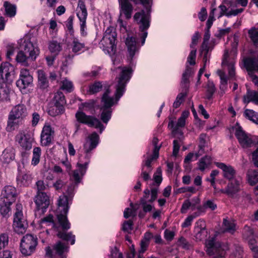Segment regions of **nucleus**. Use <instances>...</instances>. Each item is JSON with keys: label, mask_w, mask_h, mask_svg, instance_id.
<instances>
[{"label": "nucleus", "mask_w": 258, "mask_h": 258, "mask_svg": "<svg viewBox=\"0 0 258 258\" xmlns=\"http://www.w3.org/2000/svg\"><path fill=\"white\" fill-rule=\"evenodd\" d=\"M15 78V69L10 63H2L0 66L1 84L11 85Z\"/></svg>", "instance_id": "obj_10"}, {"label": "nucleus", "mask_w": 258, "mask_h": 258, "mask_svg": "<svg viewBox=\"0 0 258 258\" xmlns=\"http://www.w3.org/2000/svg\"><path fill=\"white\" fill-rule=\"evenodd\" d=\"M16 141L18 143L22 151V156L26 155V152L29 151L32 147L33 139L29 135L26 134L24 131H21L16 136Z\"/></svg>", "instance_id": "obj_12"}, {"label": "nucleus", "mask_w": 258, "mask_h": 258, "mask_svg": "<svg viewBox=\"0 0 258 258\" xmlns=\"http://www.w3.org/2000/svg\"><path fill=\"white\" fill-rule=\"evenodd\" d=\"M37 189V194L44 192L43 191L49 188L48 183H45L43 180H38L35 184Z\"/></svg>", "instance_id": "obj_49"}, {"label": "nucleus", "mask_w": 258, "mask_h": 258, "mask_svg": "<svg viewBox=\"0 0 258 258\" xmlns=\"http://www.w3.org/2000/svg\"><path fill=\"white\" fill-rule=\"evenodd\" d=\"M53 249L56 254L61 256L64 252L68 251V246L65 243L58 241L54 245Z\"/></svg>", "instance_id": "obj_43"}, {"label": "nucleus", "mask_w": 258, "mask_h": 258, "mask_svg": "<svg viewBox=\"0 0 258 258\" xmlns=\"http://www.w3.org/2000/svg\"><path fill=\"white\" fill-rule=\"evenodd\" d=\"M216 88L215 85L212 82H208L207 84V98L210 100L213 96V95L215 93Z\"/></svg>", "instance_id": "obj_56"}, {"label": "nucleus", "mask_w": 258, "mask_h": 258, "mask_svg": "<svg viewBox=\"0 0 258 258\" xmlns=\"http://www.w3.org/2000/svg\"><path fill=\"white\" fill-rule=\"evenodd\" d=\"M244 116L253 122L258 124V113L251 109L244 110Z\"/></svg>", "instance_id": "obj_44"}, {"label": "nucleus", "mask_w": 258, "mask_h": 258, "mask_svg": "<svg viewBox=\"0 0 258 258\" xmlns=\"http://www.w3.org/2000/svg\"><path fill=\"white\" fill-rule=\"evenodd\" d=\"M64 111V108L63 105L54 104L48 108L47 112L50 116L54 117L61 114Z\"/></svg>", "instance_id": "obj_35"}, {"label": "nucleus", "mask_w": 258, "mask_h": 258, "mask_svg": "<svg viewBox=\"0 0 258 258\" xmlns=\"http://www.w3.org/2000/svg\"><path fill=\"white\" fill-rule=\"evenodd\" d=\"M34 200L38 210H45L50 204L49 197L46 192L37 194Z\"/></svg>", "instance_id": "obj_21"}, {"label": "nucleus", "mask_w": 258, "mask_h": 258, "mask_svg": "<svg viewBox=\"0 0 258 258\" xmlns=\"http://www.w3.org/2000/svg\"><path fill=\"white\" fill-rule=\"evenodd\" d=\"M96 102L94 100H89L84 103H82L79 106L78 110L75 114L76 118L78 122L85 124L89 127L99 128L100 134L105 128L104 126L101 121L94 116L87 115L84 111L93 114L95 111Z\"/></svg>", "instance_id": "obj_2"}, {"label": "nucleus", "mask_w": 258, "mask_h": 258, "mask_svg": "<svg viewBox=\"0 0 258 258\" xmlns=\"http://www.w3.org/2000/svg\"><path fill=\"white\" fill-rule=\"evenodd\" d=\"M60 89L68 92H72L73 89L72 82L67 79H64L61 82Z\"/></svg>", "instance_id": "obj_50"}, {"label": "nucleus", "mask_w": 258, "mask_h": 258, "mask_svg": "<svg viewBox=\"0 0 258 258\" xmlns=\"http://www.w3.org/2000/svg\"><path fill=\"white\" fill-rule=\"evenodd\" d=\"M235 135L243 148L251 147L256 144V137L246 133L238 124L235 127Z\"/></svg>", "instance_id": "obj_9"}, {"label": "nucleus", "mask_w": 258, "mask_h": 258, "mask_svg": "<svg viewBox=\"0 0 258 258\" xmlns=\"http://www.w3.org/2000/svg\"><path fill=\"white\" fill-rule=\"evenodd\" d=\"M128 53V56L131 59H132L134 55L138 52L140 49V46L138 44L136 38L133 36H128L125 41Z\"/></svg>", "instance_id": "obj_20"}, {"label": "nucleus", "mask_w": 258, "mask_h": 258, "mask_svg": "<svg viewBox=\"0 0 258 258\" xmlns=\"http://www.w3.org/2000/svg\"><path fill=\"white\" fill-rule=\"evenodd\" d=\"M40 224L42 228L49 227V229H52L56 232V235L59 238L70 241L71 244H74L75 242V236L71 232L66 233L63 230L61 225L58 222H55L53 219V216L49 214L40 220Z\"/></svg>", "instance_id": "obj_4"}, {"label": "nucleus", "mask_w": 258, "mask_h": 258, "mask_svg": "<svg viewBox=\"0 0 258 258\" xmlns=\"http://www.w3.org/2000/svg\"><path fill=\"white\" fill-rule=\"evenodd\" d=\"M12 204H9L0 200V212L1 215L6 218H8L11 215V205Z\"/></svg>", "instance_id": "obj_38"}, {"label": "nucleus", "mask_w": 258, "mask_h": 258, "mask_svg": "<svg viewBox=\"0 0 258 258\" xmlns=\"http://www.w3.org/2000/svg\"><path fill=\"white\" fill-rule=\"evenodd\" d=\"M16 60L18 63H20L21 65L28 67L29 65V61L31 60V58L29 57V55L27 56L26 53L22 50H20L17 54Z\"/></svg>", "instance_id": "obj_36"}, {"label": "nucleus", "mask_w": 258, "mask_h": 258, "mask_svg": "<svg viewBox=\"0 0 258 258\" xmlns=\"http://www.w3.org/2000/svg\"><path fill=\"white\" fill-rule=\"evenodd\" d=\"M80 10L77 13V16L80 21V31L82 35L86 34V19L87 17V11L84 3L79 4Z\"/></svg>", "instance_id": "obj_23"}, {"label": "nucleus", "mask_w": 258, "mask_h": 258, "mask_svg": "<svg viewBox=\"0 0 258 258\" xmlns=\"http://www.w3.org/2000/svg\"><path fill=\"white\" fill-rule=\"evenodd\" d=\"M22 209V204L18 203L16 204V212L14 215L13 227L14 231L19 234L24 233L27 227V223L24 217Z\"/></svg>", "instance_id": "obj_7"}, {"label": "nucleus", "mask_w": 258, "mask_h": 258, "mask_svg": "<svg viewBox=\"0 0 258 258\" xmlns=\"http://www.w3.org/2000/svg\"><path fill=\"white\" fill-rule=\"evenodd\" d=\"M217 207V205L213 201L208 200L204 202L203 207L201 206H198L197 207V209L199 211H203V212H204L205 211L203 210V209H210V210L213 211L215 210Z\"/></svg>", "instance_id": "obj_46"}, {"label": "nucleus", "mask_w": 258, "mask_h": 258, "mask_svg": "<svg viewBox=\"0 0 258 258\" xmlns=\"http://www.w3.org/2000/svg\"><path fill=\"white\" fill-rule=\"evenodd\" d=\"M117 69L120 71V73L119 77L116 78L117 84L115 85V99L113 97L110 96L111 92L108 88L105 90L101 99V110L102 112L100 118L105 123H107L111 118V107L117 103L123 94L126 85L130 80L133 73V70L130 67H119Z\"/></svg>", "instance_id": "obj_1"}, {"label": "nucleus", "mask_w": 258, "mask_h": 258, "mask_svg": "<svg viewBox=\"0 0 258 258\" xmlns=\"http://www.w3.org/2000/svg\"><path fill=\"white\" fill-rule=\"evenodd\" d=\"M193 73L192 69L188 66H186L184 72L182 74V80L181 82L183 88L187 89L189 84V78Z\"/></svg>", "instance_id": "obj_39"}, {"label": "nucleus", "mask_w": 258, "mask_h": 258, "mask_svg": "<svg viewBox=\"0 0 258 258\" xmlns=\"http://www.w3.org/2000/svg\"><path fill=\"white\" fill-rule=\"evenodd\" d=\"M196 50H192L187 57V61L190 65H194L196 63Z\"/></svg>", "instance_id": "obj_63"}, {"label": "nucleus", "mask_w": 258, "mask_h": 258, "mask_svg": "<svg viewBox=\"0 0 258 258\" xmlns=\"http://www.w3.org/2000/svg\"><path fill=\"white\" fill-rule=\"evenodd\" d=\"M99 136L96 133L93 132L88 136L86 142L84 144V150L86 153V158L87 161L90 160L92 156L91 151L96 148L99 144Z\"/></svg>", "instance_id": "obj_13"}, {"label": "nucleus", "mask_w": 258, "mask_h": 258, "mask_svg": "<svg viewBox=\"0 0 258 258\" xmlns=\"http://www.w3.org/2000/svg\"><path fill=\"white\" fill-rule=\"evenodd\" d=\"M117 34L113 27H109L104 33L99 45L105 53L114 54L116 48Z\"/></svg>", "instance_id": "obj_5"}, {"label": "nucleus", "mask_w": 258, "mask_h": 258, "mask_svg": "<svg viewBox=\"0 0 258 258\" xmlns=\"http://www.w3.org/2000/svg\"><path fill=\"white\" fill-rule=\"evenodd\" d=\"M189 113L188 111H183L181 116L178 118L175 127V131L178 130L179 127H184L185 124V119L188 116Z\"/></svg>", "instance_id": "obj_45"}, {"label": "nucleus", "mask_w": 258, "mask_h": 258, "mask_svg": "<svg viewBox=\"0 0 258 258\" xmlns=\"http://www.w3.org/2000/svg\"><path fill=\"white\" fill-rule=\"evenodd\" d=\"M241 183L242 178L240 176L235 178L234 180L229 181V182L226 186L227 195L230 197H234L235 194L240 191Z\"/></svg>", "instance_id": "obj_22"}, {"label": "nucleus", "mask_w": 258, "mask_h": 258, "mask_svg": "<svg viewBox=\"0 0 258 258\" xmlns=\"http://www.w3.org/2000/svg\"><path fill=\"white\" fill-rule=\"evenodd\" d=\"M48 49L53 55H57L62 49L60 43L56 40L50 41L48 43Z\"/></svg>", "instance_id": "obj_37"}, {"label": "nucleus", "mask_w": 258, "mask_h": 258, "mask_svg": "<svg viewBox=\"0 0 258 258\" xmlns=\"http://www.w3.org/2000/svg\"><path fill=\"white\" fill-rule=\"evenodd\" d=\"M17 196V190L14 186L6 185L2 189L0 200L13 204L16 201Z\"/></svg>", "instance_id": "obj_16"}, {"label": "nucleus", "mask_w": 258, "mask_h": 258, "mask_svg": "<svg viewBox=\"0 0 258 258\" xmlns=\"http://www.w3.org/2000/svg\"><path fill=\"white\" fill-rule=\"evenodd\" d=\"M15 158V150L12 147L5 149L1 156V161L5 164H9Z\"/></svg>", "instance_id": "obj_26"}, {"label": "nucleus", "mask_w": 258, "mask_h": 258, "mask_svg": "<svg viewBox=\"0 0 258 258\" xmlns=\"http://www.w3.org/2000/svg\"><path fill=\"white\" fill-rule=\"evenodd\" d=\"M216 165L222 170L223 177L229 181L234 180L235 178H237L236 171L232 166L221 162H217Z\"/></svg>", "instance_id": "obj_19"}, {"label": "nucleus", "mask_w": 258, "mask_h": 258, "mask_svg": "<svg viewBox=\"0 0 258 258\" xmlns=\"http://www.w3.org/2000/svg\"><path fill=\"white\" fill-rule=\"evenodd\" d=\"M66 183L60 178H58L53 183L52 186L56 190L59 191L61 190L65 186Z\"/></svg>", "instance_id": "obj_59"}, {"label": "nucleus", "mask_w": 258, "mask_h": 258, "mask_svg": "<svg viewBox=\"0 0 258 258\" xmlns=\"http://www.w3.org/2000/svg\"><path fill=\"white\" fill-rule=\"evenodd\" d=\"M249 38L255 46H258V30L254 27L251 28L248 32Z\"/></svg>", "instance_id": "obj_47"}, {"label": "nucleus", "mask_w": 258, "mask_h": 258, "mask_svg": "<svg viewBox=\"0 0 258 258\" xmlns=\"http://www.w3.org/2000/svg\"><path fill=\"white\" fill-rule=\"evenodd\" d=\"M206 252L210 258H225L226 249L224 245L216 241L214 238L207 240L206 242Z\"/></svg>", "instance_id": "obj_8"}, {"label": "nucleus", "mask_w": 258, "mask_h": 258, "mask_svg": "<svg viewBox=\"0 0 258 258\" xmlns=\"http://www.w3.org/2000/svg\"><path fill=\"white\" fill-rule=\"evenodd\" d=\"M32 179L31 174L22 173L18 176L17 181L18 184L21 186H28L31 183Z\"/></svg>", "instance_id": "obj_33"}, {"label": "nucleus", "mask_w": 258, "mask_h": 258, "mask_svg": "<svg viewBox=\"0 0 258 258\" xmlns=\"http://www.w3.org/2000/svg\"><path fill=\"white\" fill-rule=\"evenodd\" d=\"M21 50L29 55L31 61L35 60L39 54L38 48L35 46L29 38H25L20 45Z\"/></svg>", "instance_id": "obj_15"}, {"label": "nucleus", "mask_w": 258, "mask_h": 258, "mask_svg": "<svg viewBox=\"0 0 258 258\" xmlns=\"http://www.w3.org/2000/svg\"><path fill=\"white\" fill-rule=\"evenodd\" d=\"M246 180L250 185H254L258 182V169H249L246 173Z\"/></svg>", "instance_id": "obj_31"}, {"label": "nucleus", "mask_w": 258, "mask_h": 258, "mask_svg": "<svg viewBox=\"0 0 258 258\" xmlns=\"http://www.w3.org/2000/svg\"><path fill=\"white\" fill-rule=\"evenodd\" d=\"M191 208L192 210H194L196 208V204H192L189 200H186L182 204L180 209V212L182 214L186 213L189 208Z\"/></svg>", "instance_id": "obj_51"}, {"label": "nucleus", "mask_w": 258, "mask_h": 258, "mask_svg": "<svg viewBox=\"0 0 258 258\" xmlns=\"http://www.w3.org/2000/svg\"><path fill=\"white\" fill-rule=\"evenodd\" d=\"M205 227V223L203 220H199L196 223L195 232V237L197 240H202L206 237L207 231Z\"/></svg>", "instance_id": "obj_25"}, {"label": "nucleus", "mask_w": 258, "mask_h": 258, "mask_svg": "<svg viewBox=\"0 0 258 258\" xmlns=\"http://www.w3.org/2000/svg\"><path fill=\"white\" fill-rule=\"evenodd\" d=\"M177 244L178 246L185 249H188L191 247L190 244L183 237H181L179 238L177 241Z\"/></svg>", "instance_id": "obj_60"}, {"label": "nucleus", "mask_w": 258, "mask_h": 258, "mask_svg": "<svg viewBox=\"0 0 258 258\" xmlns=\"http://www.w3.org/2000/svg\"><path fill=\"white\" fill-rule=\"evenodd\" d=\"M158 157H155L154 156V153H153V155L151 156H148L145 161L142 164V166H145V169H148V171L151 172V163L153 160L157 159Z\"/></svg>", "instance_id": "obj_53"}, {"label": "nucleus", "mask_w": 258, "mask_h": 258, "mask_svg": "<svg viewBox=\"0 0 258 258\" xmlns=\"http://www.w3.org/2000/svg\"><path fill=\"white\" fill-rule=\"evenodd\" d=\"M223 224L225 232L233 233L235 231V224L233 221L224 219Z\"/></svg>", "instance_id": "obj_48"}, {"label": "nucleus", "mask_w": 258, "mask_h": 258, "mask_svg": "<svg viewBox=\"0 0 258 258\" xmlns=\"http://www.w3.org/2000/svg\"><path fill=\"white\" fill-rule=\"evenodd\" d=\"M27 114V109L24 104H19L14 106L8 116L7 131L12 132L18 128L23 124L24 119Z\"/></svg>", "instance_id": "obj_3"}, {"label": "nucleus", "mask_w": 258, "mask_h": 258, "mask_svg": "<svg viewBox=\"0 0 258 258\" xmlns=\"http://www.w3.org/2000/svg\"><path fill=\"white\" fill-rule=\"evenodd\" d=\"M55 104L63 105L65 103V98L63 94L60 91H57L55 93L54 96Z\"/></svg>", "instance_id": "obj_55"}, {"label": "nucleus", "mask_w": 258, "mask_h": 258, "mask_svg": "<svg viewBox=\"0 0 258 258\" xmlns=\"http://www.w3.org/2000/svg\"><path fill=\"white\" fill-rule=\"evenodd\" d=\"M84 43L81 42L77 38H74L72 43V50L75 53H81L85 50H88Z\"/></svg>", "instance_id": "obj_28"}, {"label": "nucleus", "mask_w": 258, "mask_h": 258, "mask_svg": "<svg viewBox=\"0 0 258 258\" xmlns=\"http://www.w3.org/2000/svg\"><path fill=\"white\" fill-rule=\"evenodd\" d=\"M37 73L39 87L42 89H46L49 86V82L46 73L42 70H38Z\"/></svg>", "instance_id": "obj_29"}, {"label": "nucleus", "mask_w": 258, "mask_h": 258, "mask_svg": "<svg viewBox=\"0 0 258 258\" xmlns=\"http://www.w3.org/2000/svg\"><path fill=\"white\" fill-rule=\"evenodd\" d=\"M186 96V94L185 93H181L177 95L175 101L173 103V107L175 108H177L178 107H179V106L180 105L181 103L183 102V101L184 100V98Z\"/></svg>", "instance_id": "obj_58"}, {"label": "nucleus", "mask_w": 258, "mask_h": 258, "mask_svg": "<svg viewBox=\"0 0 258 258\" xmlns=\"http://www.w3.org/2000/svg\"><path fill=\"white\" fill-rule=\"evenodd\" d=\"M244 65L248 75L251 77L254 84L258 86V77L254 75L253 71H258V56L255 57H247L244 59Z\"/></svg>", "instance_id": "obj_14"}, {"label": "nucleus", "mask_w": 258, "mask_h": 258, "mask_svg": "<svg viewBox=\"0 0 258 258\" xmlns=\"http://www.w3.org/2000/svg\"><path fill=\"white\" fill-rule=\"evenodd\" d=\"M33 82V77L29 71L26 69H22L20 71L19 79L17 81L16 85L20 89H25Z\"/></svg>", "instance_id": "obj_17"}, {"label": "nucleus", "mask_w": 258, "mask_h": 258, "mask_svg": "<svg viewBox=\"0 0 258 258\" xmlns=\"http://www.w3.org/2000/svg\"><path fill=\"white\" fill-rule=\"evenodd\" d=\"M217 73L220 78V85L219 94L223 96L225 94L227 88V79L225 73L222 71L218 70Z\"/></svg>", "instance_id": "obj_34"}, {"label": "nucleus", "mask_w": 258, "mask_h": 258, "mask_svg": "<svg viewBox=\"0 0 258 258\" xmlns=\"http://www.w3.org/2000/svg\"><path fill=\"white\" fill-rule=\"evenodd\" d=\"M140 202L142 206L144 212L147 213L152 211L153 207L151 205L147 204V202H148V201L145 200V198H141Z\"/></svg>", "instance_id": "obj_61"}, {"label": "nucleus", "mask_w": 258, "mask_h": 258, "mask_svg": "<svg viewBox=\"0 0 258 258\" xmlns=\"http://www.w3.org/2000/svg\"><path fill=\"white\" fill-rule=\"evenodd\" d=\"M109 258H123L122 254L119 252L116 247H114L111 250Z\"/></svg>", "instance_id": "obj_64"}, {"label": "nucleus", "mask_w": 258, "mask_h": 258, "mask_svg": "<svg viewBox=\"0 0 258 258\" xmlns=\"http://www.w3.org/2000/svg\"><path fill=\"white\" fill-rule=\"evenodd\" d=\"M212 160V158L209 156L202 158L198 163V169L202 171H204L211 164Z\"/></svg>", "instance_id": "obj_40"}, {"label": "nucleus", "mask_w": 258, "mask_h": 258, "mask_svg": "<svg viewBox=\"0 0 258 258\" xmlns=\"http://www.w3.org/2000/svg\"><path fill=\"white\" fill-rule=\"evenodd\" d=\"M243 101L246 104L250 102L258 104V92L247 90L246 94L243 96Z\"/></svg>", "instance_id": "obj_30"}, {"label": "nucleus", "mask_w": 258, "mask_h": 258, "mask_svg": "<svg viewBox=\"0 0 258 258\" xmlns=\"http://www.w3.org/2000/svg\"><path fill=\"white\" fill-rule=\"evenodd\" d=\"M41 156V149L40 147H36L33 148L32 152V158L31 160V165L36 166L40 162V157Z\"/></svg>", "instance_id": "obj_41"}, {"label": "nucleus", "mask_w": 258, "mask_h": 258, "mask_svg": "<svg viewBox=\"0 0 258 258\" xmlns=\"http://www.w3.org/2000/svg\"><path fill=\"white\" fill-rule=\"evenodd\" d=\"M210 38V30H206L205 32V34L204 36V40L202 43V48L203 49L206 50L207 52L208 51L209 47H208V41Z\"/></svg>", "instance_id": "obj_57"}, {"label": "nucleus", "mask_w": 258, "mask_h": 258, "mask_svg": "<svg viewBox=\"0 0 258 258\" xmlns=\"http://www.w3.org/2000/svg\"><path fill=\"white\" fill-rule=\"evenodd\" d=\"M4 7L5 9L6 14L10 17H13L16 14V6L15 5L11 4L9 2H5Z\"/></svg>", "instance_id": "obj_42"}, {"label": "nucleus", "mask_w": 258, "mask_h": 258, "mask_svg": "<svg viewBox=\"0 0 258 258\" xmlns=\"http://www.w3.org/2000/svg\"><path fill=\"white\" fill-rule=\"evenodd\" d=\"M120 8V14L123 15L126 19H130L133 11V7L128 0H118Z\"/></svg>", "instance_id": "obj_24"}, {"label": "nucleus", "mask_w": 258, "mask_h": 258, "mask_svg": "<svg viewBox=\"0 0 258 258\" xmlns=\"http://www.w3.org/2000/svg\"><path fill=\"white\" fill-rule=\"evenodd\" d=\"M102 85L100 82H95L89 86V92L90 94H95L100 91L102 88Z\"/></svg>", "instance_id": "obj_52"}, {"label": "nucleus", "mask_w": 258, "mask_h": 258, "mask_svg": "<svg viewBox=\"0 0 258 258\" xmlns=\"http://www.w3.org/2000/svg\"><path fill=\"white\" fill-rule=\"evenodd\" d=\"M90 161V160L88 161V162L87 160L86 161L84 162V161L81 159L80 160V162L77 163V166L78 169L75 170L73 171L72 175V177L74 180L77 183H80L81 182L82 177L86 173Z\"/></svg>", "instance_id": "obj_18"}, {"label": "nucleus", "mask_w": 258, "mask_h": 258, "mask_svg": "<svg viewBox=\"0 0 258 258\" xmlns=\"http://www.w3.org/2000/svg\"><path fill=\"white\" fill-rule=\"evenodd\" d=\"M228 51L225 50L223 55V58L222 61L223 66H227L228 69L229 76L230 78H232L235 76V68L234 61H229L228 60Z\"/></svg>", "instance_id": "obj_27"}, {"label": "nucleus", "mask_w": 258, "mask_h": 258, "mask_svg": "<svg viewBox=\"0 0 258 258\" xmlns=\"http://www.w3.org/2000/svg\"><path fill=\"white\" fill-rule=\"evenodd\" d=\"M206 135L204 134H202L200 136V144L199 147L200 150L199 151L198 154H196L197 158H198L199 155H202L204 153V148L206 144Z\"/></svg>", "instance_id": "obj_54"}, {"label": "nucleus", "mask_w": 258, "mask_h": 258, "mask_svg": "<svg viewBox=\"0 0 258 258\" xmlns=\"http://www.w3.org/2000/svg\"><path fill=\"white\" fill-rule=\"evenodd\" d=\"M11 90V86L1 84L0 87V101L10 100V93Z\"/></svg>", "instance_id": "obj_32"}, {"label": "nucleus", "mask_w": 258, "mask_h": 258, "mask_svg": "<svg viewBox=\"0 0 258 258\" xmlns=\"http://www.w3.org/2000/svg\"><path fill=\"white\" fill-rule=\"evenodd\" d=\"M37 245V238L32 234H26L21 239L20 244L21 252L29 255L33 252Z\"/></svg>", "instance_id": "obj_11"}, {"label": "nucleus", "mask_w": 258, "mask_h": 258, "mask_svg": "<svg viewBox=\"0 0 258 258\" xmlns=\"http://www.w3.org/2000/svg\"><path fill=\"white\" fill-rule=\"evenodd\" d=\"M52 135L41 134V143L42 145L47 146L50 144L51 142Z\"/></svg>", "instance_id": "obj_62"}, {"label": "nucleus", "mask_w": 258, "mask_h": 258, "mask_svg": "<svg viewBox=\"0 0 258 258\" xmlns=\"http://www.w3.org/2000/svg\"><path fill=\"white\" fill-rule=\"evenodd\" d=\"M69 199L67 195L63 194L59 197L58 200L56 217L63 230H68L70 228V224L67 219Z\"/></svg>", "instance_id": "obj_6"}]
</instances>
